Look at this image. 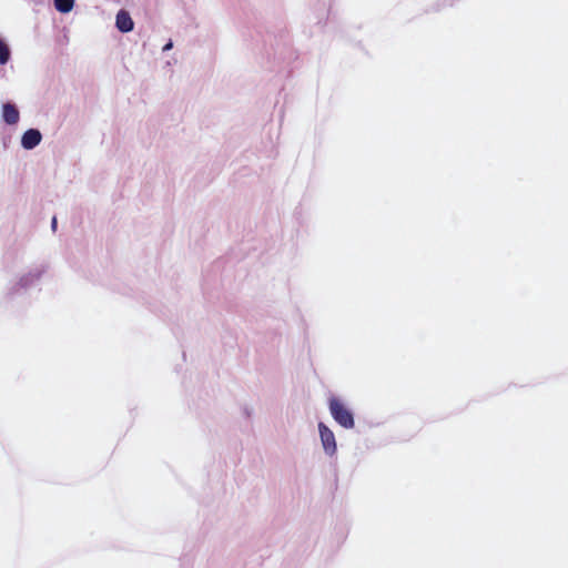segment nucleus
<instances>
[{
	"label": "nucleus",
	"mask_w": 568,
	"mask_h": 568,
	"mask_svg": "<svg viewBox=\"0 0 568 568\" xmlns=\"http://www.w3.org/2000/svg\"><path fill=\"white\" fill-rule=\"evenodd\" d=\"M318 429L325 452L333 455L336 452V442L333 432L323 423H320Z\"/></svg>",
	"instance_id": "2"
},
{
	"label": "nucleus",
	"mask_w": 568,
	"mask_h": 568,
	"mask_svg": "<svg viewBox=\"0 0 568 568\" xmlns=\"http://www.w3.org/2000/svg\"><path fill=\"white\" fill-rule=\"evenodd\" d=\"M10 59V49L8 44L0 39V64H6Z\"/></svg>",
	"instance_id": "7"
},
{
	"label": "nucleus",
	"mask_w": 568,
	"mask_h": 568,
	"mask_svg": "<svg viewBox=\"0 0 568 568\" xmlns=\"http://www.w3.org/2000/svg\"><path fill=\"white\" fill-rule=\"evenodd\" d=\"M115 24L121 32H130L134 27L133 20L131 19L129 12L124 10H120L118 12Z\"/></svg>",
	"instance_id": "4"
},
{
	"label": "nucleus",
	"mask_w": 568,
	"mask_h": 568,
	"mask_svg": "<svg viewBox=\"0 0 568 568\" xmlns=\"http://www.w3.org/2000/svg\"><path fill=\"white\" fill-rule=\"evenodd\" d=\"M74 0H54L55 9L61 13H68L72 10Z\"/></svg>",
	"instance_id": "6"
},
{
	"label": "nucleus",
	"mask_w": 568,
	"mask_h": 568,
	"mask_svg": "<svg viewBox=\"0 0 568 568\" xmlns=\"http://www.w3.org/2000/svg\"><path fill=\"white\" fill-rule=\"evenodd\" d=\"M2 116L8 124H16L19 121V111L16 105L6 103L2 108Z\"/></svg>",
	"instance_id": "5"
},
{
	"label": "nucleus",
	"mask_w": 568,
	"mask_h": 568,
	"mask_svg": "<svg viewBox=\"0 0 568 568\" xmlns=\"http://www.w3.org/2000/svg\"><path fill=\"white\" fill-rule=\"evenodd\" d=\"M51 226H52L53 231H55V229H57V217L55 216H53V219H52Z\"/></svg>",
	"instance_id": "8"
},
{
	"label": "nucleus",
	"mask_w": 568,
	"mask_h": 568,
	"mask_svg": "<svg viewBox=\"0 0 568 568\" xmlns=\"http://www.w3.org/2000/svg\"><path fill=\"white\" fill-rule=\"evenodd\" d=\"M329 410L334 419L344 428L354 427L353 414L344 406V404L337 399L332 398L329 400Z\"/></svg>",
	"instance_id": "1"
},
{
	"label": "nucleus",
	"mask_w": 568,
	"mask_h": 568,
	"mask_svg": "<svg viewBox=\"0 0 568 568\" xmlns=\"http://www.w3.org/2000/svg\"><path fill=\"white\" fill-rule=\"evenodd\" d=\"M172 48V43L169 42L168 44L164 45L163 50L166 51V50H170Z\"/></svg>",
	"instance_id": "9"
},
{
	"label": "nucleus",
	"mask_w": 568,
	"mask_h": 568,
	"mask_svg": "<svg viewBox=\"0 0 568 568\" xmlns=\"http://www.w3.org/2000/svg\"><path fill=\"white\" fill-rule=\"evenodd\" d=\"M41 133L36 129H29L22 135L21 144L24 149L31 150L41 142Z\"/></svg>",
	"instance_id": "3"
}]
</instances>
